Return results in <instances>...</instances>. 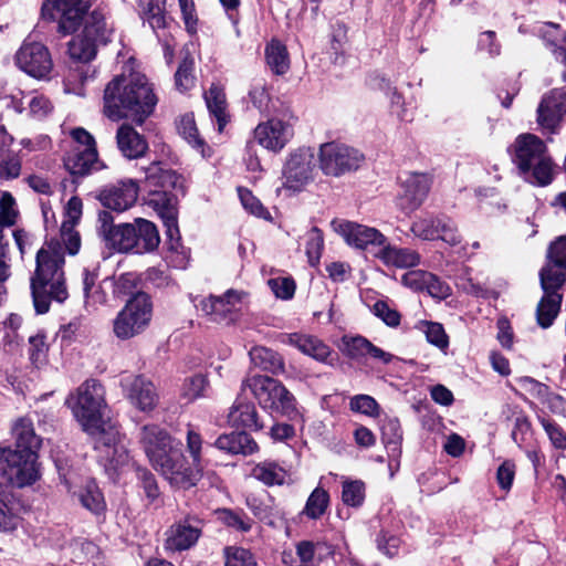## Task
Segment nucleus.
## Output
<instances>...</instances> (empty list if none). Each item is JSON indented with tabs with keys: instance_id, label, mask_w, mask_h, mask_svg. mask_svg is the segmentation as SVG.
<instances>
[{
	"instance_id": "1",
	"label": "nucleus",
	"mask_w": 566,
	"mask_h": 566,
	"mask_svg": "<svg viewBox=\"0 0 566 566\" xmlns=\"http://www.w3.org/2000/svg\"><path fill=\"white\" fill-rule=\"evenodd\" d=\"M66 403L83 431L94 439L98 461L109 479L115 480L128 465L129 454L117 423L107 417L104 389L96 380L84 381Z\"/></svg>"
},
{
	"instance_id": "2",
	"label": "nucleus",
	"mask_w": 566,
	"mask_h": 566,
	"mask_svg": "<svg viewBox=\"0 0 566 566\" xmlns=\"http://www.w3.org/2000/svg\"><path fill=\"white\" fill-rule=\"evenodd\" d=\"M157 104V96L147 77L138 72L114 77L104 91V113L113 119L130 118L142 124Z\"/></svg>"
},
{
	"instance_id": "3",
	"label": "nucleus",
	"mask_w": 566,
	"mask_h": 566,
	"mask_svg": "<svg viewBox=\"0 0 566 566\" xmlns=\"http://www.w3.org/2000/svg\"><path fill=\"white\" fill-rule=\"evenodd\" d=\"M513 149V161L522 177L532 185L545 187L553 181L554 164L544 142L533 134L516 137Z\"/></svg>"
},
{
	"instance_id": "4",
	"label": "nucleus",
	"mask_w": 566,
	"mask_h": 566,
	"mask_svg": "<svg viewBox=\"0 0 566 566\" xmlns=\"http://www.w3.org/2000/svg\"><path fill=\"white\" fill-rule=\"evenodd\" d=\"M143 448L156 471H158L170 485H185L190 481L177 471L180 465L174 464L176 446L171 437L156 424L144 426L140 433Z\"/></svg>"
},
{
	"instance_id": "5",
	"label": "nucleus",
	"mask_w": 566,
	"mask_h": 566,
	"mask_svg": "<svg viewBox=\"0 0 566 566\" xmlns=\"http://www.w3.org/2000/svg\"><path fill=\"white\" fill-rule=\"evenodd\" d=\"M61 240H51L36 253V265L31 276V285L34 286L38 297L41 298L44 284L52 281L53 290L59 303L67 297V289L64 279V251Z\"/></svg>"
},
{
	"instance_id": "6",
	"label": "nucleus",
	"mask_w": 566,
	"mask_h": 566,
	"mask_svg": "<svg viewBox=\"0 0 566 566\" xmlns=\"http://www.w3.org/2000/svg\"><path fill=\"white\" fill-rule=\"evenodd\" d=\"M249 388L261 408L274 415H290L295 410V398L277 379L254 375L242 381L241 390Z\"/></svg>"
},
{
	"instance_id": "7",
	"label": "nucleus",
	"mask_w": 566,
	"mask_h": 566,
	"mask_svg": "<svg viewBox=\"0 0 566 566\" xmlns=\"http://www.w3.org/2000/svg\"><path fill=\"white\" fill-rule=\"evenodd\" d=\"M153 317L150 296L144 292L134 294L117 313L113 321V332L122 340L142 334L149 326Z\"/></svg>"
},
{
	"instance_id": "8",
	"label": "nucleus",
	"mask_w": 566,
	"mask_h": 566,
	"mask_svg": "<svg viewBox=\"0 0 566 566\" xmlns=\"http://www.w3.org/2000/svg\"><path fill=\"white\" fill-rule=\"evenodd\" d=\"M315 153L310 147H301L290 153L282 169V187L277 192L295 195L313 181L315 170Z\"/></svg>"
},
{
	"instance_id": "9",
	"label": "nucleus",
	"mask_w": 566,
	"mask_h": 566,
	"mask_svg": "<svg viewBox=\"0 0 566 566\" xmlns=\"http://www.w3.org/2000/svg\"><path fill=\"white\" fill-rule=\"evenodd\" d=\"M38 454L0 449V481L23 488L39 479Z\"/></svg>"
},
{
	"instance_id": "10",
	"label": "nucleus",
	"mask_w": 566,
	"mask_h": 566,
	"mask_svg": "<svg viewBox=\"0 0 566 566\" xmlns=\"http://www.w3.org/2000/svg\"><path fill=\"white\" fill-rule=\"evenodd\" d=\"M318 167L326 176L340 177L357 170L364 161L363 154L345 144L328 142L319 146Z\"/></svg>"
},
{
	"instance_id": "11",
	"label": "nucleus",
	"mask_w": 566,
	"mask_h": 566,
	"mask_svg": "<svg viewBox=\"0 0 566 566\" xmlns=\"http://www.w3.org/2000/svg\"><path fill=\"white\" fill-rule=\"evenodd\" d=\"M88 8L87 0H46L41 13L43 19L57 22L59 32L69 34L78 28Z\"/></svg>"
},
{
	"instance_id": "12",
	"label": "nucleus",
	"mask_w": 566,
	"mask_h": 566,
	"mask_svg": "<svg viewBox=\"0 0 566 566\" xmlns=\"http://www.w3.org/2000/svg\"><path fill=\"white\" fill-rule=\"evenodd\" d=\"M245 294L237 290H228L223 295H209L195 304L210 321L219 324H232L237 321Z\"/></svg>"
},
{
	"instance_id": "13",
	"label": "nucleus",
	"mask_w": 566,
	"mask_h": 566,
	"mask_svg": "<svg viewBox=\"0 0 566 566\" xmlns=\"http://www.w3.org/2000/svg\"><path fill=\"white\" fill-rule=\"evenodd\" d=\"M294 122L295 118L287 114L271 117L254 128V139L263 148L279 153L293 137Z\"/></svg>"
},
{
	"instance_id": "14",
	"label": "nucleus",
	"mask_w": 566,
	"mask_h": 566,
	"mask_svg": "<svg viewBox=\"0 0 566 566\" xmlns=\"http://www.w3.org/2000/svg\"><path fill=\"white\" fill-rule=\"evenodd\" d=\"M53 104L41 93L30 92L0 96V119L4 113L22 114L28 111V115L35 119H43L53 112Z\"/></svg>"
},
{
	"instance_id": "15",
	"label": "nucleus",
	"mask_w": 566,
	"mask_h": 566,
	"mask_svg": "<svg viewBox=\"0 0 566 566\" xmlns=\"http://www.w3.org/2000/svg\"><path fill=\"white\" fill-rule=\"evenodd\" d=\"M98 234L105 245L119 253H133L135 241V228L132 223L114 224L113 216L107 211L98 213Z\"/></svg>"
},
{
	"instance_id": "16",
	"label": "nucleus",
	"mask_w": 566,
	"mask_h": 566,
	"mask_svg": "<svg viewBox=\"0 0 566 566\" xmlns=\"http://www.w3.org/2000/svg\"><path fill=\"white\" fill-rule=\"evenodd\" d=\"M203 522L188 515L168 527L165 532L164 547L167 552H182L196 545L202 534Z\"/></svg>"
},
{
	"instance_id": "17",
	"label": "nucleus",
	"mask_w": 566,
	"mask_h": 566,
	"mask_svg": "<svg viewBox=\"0 0 566 566\" xmlns=\"http://www.w3.org/2000/svg\"><path fill=\"white\" fill-rule=\"evenodd\" d=\"M202 439L201 436L192 429L187 431V451L190 455L191 463L188 462L186 457L176 447L175 462L174 464L180 465L177 471L186 475L187 481L185 485H172L176 489L188 490L197 484L202 476L203 461L201 455Z\"/></svg>"
},
{
	"instance_id": "18",
	"label": "nucleus",
	"mask_w": 566,
	"mask_h": 566,
	"mask_svg": "<svg viewBox=\"0 0 566 566\" xmlns=\"http://www.w3.org/2000/svg\"><path fill=\"white\" fill-rule=\"evenodd\" d=\"M331 226L348 245L357 249L365 250L369 247L381 249L387 242V238L376 228L347 220H333Z\"/></svg>"
},
{
	"instance_id": "19",
	"label": "nucleus",
	"mask_w": 566,
	"mask_h": 566,
	"mask_svg": "<svg viewBox=\"0 0 566 566\" xmlns=\"http://www.w3.org/2000/svg\"><path fill=\"white\" fill-rule=\"evenodd\" d=\"M566 115V86L545 93L536 109V122L548 133H556Z\"/></svg>"
},
{
	"instance_id": "20",
	"label": "nucleus",
	"mask_w": 566,
	"mask_h": 566,
	"mask_svg": "<svg viewBox=\"0 0 566 566\" xmlns=\"http://www.w3.org/2000/svg\"><path fill=\"white\" fill-rule=\"evenodd\" d=\"M15 62L23 72L35 78H44L53 67L48 48L39 42H24L15 54Z\"/></svg>"
},
{
	"instance_id": "21",
	"label": "nucleus",
	"mask_w": 566,
	"mask_h": 566,
	"mask_svg": "<svg viewBox=\"0 0 566 566\" xmlns=\"http://www.w3.org/2000/svg\"><path fill=\"white\" fill-rule=\"evenodd\" d=\"M279 342L295 347L302 354L310 356L318 363L334 366L336 355L322 339L304 333H284L279 336Z\"/></svg>"
},
{
	"instance_id": "22",
	"label": "nucleus",
	"mask_w": 566,
	"mask_h": 566,
	"mask_svg": "<svg viewBox=\"0 0 566 566\" xmlns=\"http://www.w3.org/2000/svg\"><path fill=\"white\" fill-rule=\"evenodd\" d=\"M83 214V202L77 196L69 199L64 207V220L60 229V240L70 255H75L81 248V235L75 229Z\"/></svg>"
},
{
	"instance_id": "23",
	"label": "nucleus",
	"mask_w": 566,
	"mask_h": 566,
	"mask_svg": "<svg viewBox=\"0 0 566 566\" xmlns=\"http://www.w3.org/2000/svg\"><path fill=\"white\" fill-rule=\"evenodd\" d=\"M120 384L130 403L140 411H150L156 407L159 397L150 380L143 376L127 375Z\"/></svg>"
},
{
	"instance_id": "24",
	"label": "nucleus",
	"mask_w": 566,
	"mask_h": 566,
	"mask_svg": "<svg viewBox=\"0 0 566 566\" xmlns=\"http://www.w3.org/2000/svg\"><path fill=\"white\" fill-rule=\"evenodd\" d=\"M541 285L566 282V235L557 238L547 251V263L539 272Z\"/></svg>"
},
{
	"instance_id": "25",
	"label": "nucleus",
	"mask_w": 566,
	"mask_h": 566,
	"mask_svg": "<svg viewBox=\"0 0 566 566\" xmlns=\"http://www.w3.org/2000/svg\"><path fill=\"white\" fill-rule=\"evenodd\" d=\"M138 197V186L133 179L122 180L103 189L98 199L111 210L122 212L134 206Z\"/></svg>"
},
{
	"instance_id": "26",
	"label": "nucleus",
	"mask_w": 566,
	"mask_h": 566,
	"mask_svg": "<svg viewBox=\"0 0 566 566\" xmlns=\"http://www.w3.org/2000/svg\"><path fill=\"white\" fill-rule=\"evenodd\" d=\"M430 178L424 174H410L402 182L400 207L407 211L418 209L430 190Z\"/></svg>"
},
{
	"instance_id": "27",
	"label": "nucleus",
	"mask_w": 566,
	"mask_h": 566,
	"mask_svg": "<svg viewBox=\"0 0 566 566\" xmlns=\"http://www.w3.org/2000/svg\"><path fill=\"white\" fill-rule=\"evenodd\" d=\"M64 166L72 175L84 176L103 168L96 147H72L64 158Z\"/></svg>"
},
{
	"instance_id": "28",
	"label": "nucleus",
	"mask_w": 566,
	"mask_h": 566,
	"mask_svg": "<svg viewBox=\"0 0 566 566\" xmlns=\"http://www.w3.org/2000/svg\"><path fill=\"white\" fill-rule=\"evenodd\" d=\"M376 256L384 265L396 269L416 268L421 262V255L417 250L392 245L388 242L379 249Z\"/></svg>"
},
{
	"instance_id": "29",
	"label": "nucleus",
	"mask_w": 566,
	"mask_h": 566,
	"mask_svg": "<svg viewBox=\"0 0 566 566\" xmlns=\"http://www.w3.org/2000/svg\"><path fill=\"white\" fill-rule=\"evenodd\" d=\"M97 275L95 273L85 270L83 273V292H84V308L88 313L96 312L101 306H104L108 302V294L106 286L111 285L112 282L104 280L101 283H96Z\"/></svg>"
},
{
	"instance_id": "30",
	"label": "nucleus",
	"mask_w": 566,
	"mask_h": 566,
	"mask_svg": "<svg viewBox=\"0 0 566 566\" xmlns=\"http://www.w3.org/2000/svg\"><path fill=\"white\" fill-rule=\"evenodd\" d=\"M564 284H551V286L541 285L544 295L539 301L536 308V318L539 326L543 328L549 327L554 319L556 318L562 303V294L558 293V290Z\"/></svg>"
},
{
	"instance_id": "31",
	"label": "nucleus",
	"mask_w": 566,
	"mask_h": 566,
	"mask_svg": "<svg viewBox=\"0 0 566 566\" xmlns=\"http://www.w3.org/2000/svg\"><path fill=\"white\" fill-rule=\"evenodd\" d=\"M228 422L235 428H244L250 430H261L262 424L259 422L258 411L254 403L244 401L240 396L232 405Z\"/></svg>"
},
{
	"instance_id": "32",
	"label": "nucleus",
	"mask_w": 566,
	"mask_h": 566,
	"mask_svg": "<svg viewBox=\"0 0 566 566\" xmlns=\"http://www.w3.org/2000/svg\"><path fill=\"white\" fill-rule=\"evenodd\" d=\"M135 228L134 254H145L155 251L159 243L160 238L156 226L143 218H136L133 222Z\"/></svg>"
},
{
	"instance_id": "33",
	"label": "nucleus",
	"mask_w": 566,
	"mask_h": 566,
	"mask_svg": "<svg viewBox=\"0 0 566 566\" xmlns=\"http://www.w3.org/2000/svg\"><path fill=\"white\" fill-rule=\"evenodd\" d=\"M117 146L120 153L127 158H138L143 156L147 148V142L132 126L122 125L116 134Z\"/></svg>"
},
{
	"instance_id": "34",
	"label": "nucleus",
	"mask_w": 566,
	"mask_h": 566,
	"mask_svg": "<svg viewBox=\"0 0 566 566\" xmlns=\"http://www.w3.org/2000/svg\"><path fill=\"white\" fill-rule=\"evenodd\" d=\"M250 475L266 486L283 485L290 478L287 470L272 460H264L253 465Z\"/></svg>"
},
{
	"instance_id": "35",
	"label": "nucleus",
	"mask_w": 566,
	"mask_h": 566,
	"mask_svg": "<svg viewBox=\"0 0 566 566\" xmlns=\"http://www.w3.org/2000/svg\"><path fill=\"white\" fill-rule=\"evenodd\" d=\"M216 447L231 454H252L258 451V443L243 431L222 434L216 440Z\"/></svg>"
},
{
	"instance_id": "36",
	"label": "nucleus",
	"mask_w": 566,
	"mask_h": 566,
	"mask_svg": "<svg viewBox=\"0 0 566 566\" xmlns=\"http://www.w3.org/2000/svg\"><path fill=\"white\" fill-rule=\"evenodd\" d=\"M12 431L15 438L17 447L14 451L33 453L38 452L41 446V439L35 434L33 422L30 419H18L12 428Z\"/></svg>"
},
{
	"instance_id": "37",
	"label": "nucleus",
	"mask_w": 566,
	"mask_h": 566,
	"mask_svg": "<svg viewBox=\"0 0 566 566\" xmlns=\"http://www.w3.org/2000/svg\"><path fill=\"white\" fill-rule=\"evenodd\" d=\"M265 62L275 75H284L291 67L290 55L285 44L277 39H272L265 46Z\"/></svg>"
},
{
	"instance_id": "38",
	"label": "nucleus",
	"mask_w": 566,
	"mask_h": 566,
	"mask_svg": "<svg viewBox=\"0 0 566 566\" xmlns=\"http://www.w3.org/2000/svg\"><path fill=\"white\" fill-rule=\"evenodd\" d=\"M178 134L202 157H209L211 154L210 148L206 145L205 140L200 137L193 114H185L180 116L177 122Z\"/></svg>"
},
{
	"instance_id": "39",
	"label": "nucleus",
	"mask_w": 566,
	"mask_h": 566,
	"mask_svg": "<svg viewBox=\"0 0 566 566\" xmlns=\"http://www.w3.org/2000/svg\"><path fill=\"white\" fill-rule=\"evenodd\" d=\"M83 31L105 44L111 40L114 28L107 22L104 10L97 8L86 17Z\"/></svg>"
},
{
	"instance_id": "40",
	"label": "nucleus",
	"mask_w": 566,
	"mask_h": 566,
	"mask_svg": "<svg viewBox=\"0 0 566 566\" xmlns=\"http://www.w3.org/2000/svg\"><path fill=\"white\" fill-rule=\"evenodd\" d=\"M98 44L97 40L82 30L69 42L67 52L72 60L86 63L95 57Z\"/></svg>"
},
{
	"instance_id": "41",
	"label": "nucleus",
	"mask_w": 566,
	"mask_h": 566,
	"mask_svg": "<svg viewBox=\"0 0 566 566\" xmlns=\"http://www.w3.org/2000/svg\"><path fill=\"white\" fill-rule=\"evenodd\" d=\"M205 99L210 114L218 123V130L221 133L229 118L224 91L218 85H211Z\"/></svg>"
},
{
	"instance_id": "42",
	"label": "nucleus",
	"mask_w": 566,
	"mask_h": 566,
	"mask_svg": "<svg viewBox=\"0 0 566 566\" xmlns=\"http://www.w3.org/2000/svg\"><path fill=\"white\" fill-rule=\"evenodd\" d=\"M249 355L251 361L263 370L272 374H281L284 371V360L282 356L270 348L255 346L249 352Z\"/></svg>"
},
{
	"instance_id": "43",
	"label": "nucleus",
	"mask_w": 566,
	"mask_h": 566,
	"mask_svg": "<svg viewBox=\"0 0 566 566\" xmlns=\"http://www.w3.org/2000/svg\"><path fill=\"white\" fill-rule=\"evenodd\" d=\"M178 179L179 177L176 172L164 169L159 164L150 165L145 171V180L149 187L155 188L154 191H156L157 188L164 191L175 188Z\"/></svg>"
},
{
	"instance_id": "44",
	"label": "nucleus",
	"mask_w": 566,
	"mask_h": 566,
	"mask_svg": "<svg viewBox=\"0 0 566 566\" xmlns=\"http://www.w3.org/2000/svg\"><path fill=\"white\" fill-rule=\"evenodd\" d=\"M328 505L329 495L327 491L316 488L310 494L302 513L311 520H317L325 514Z\"/></svg>"
},
{
	"instance_id": "45",
	"label": "nucleus",
	"mask_w": 566,
	"mask_h": 566,
	"mask_svg": "<svg viewBox=\"0 0 566 566\" xmlns=\"http://www.w3.org/2000/svg\"><path fill=\"white\" fill-rule=\"evenodd\" d=\"M370 342L363 336H343L339 345L340 352L354 360L367 357Z\"/></svg>"
},
{
	"instance_id": "46",
	"label": "nucleus",
	"mask_w": 566,
	"mask_h": 566,
	"mask_svg": "<svg viewBox=\"0 0 566 566\" xmlns=\"http://www.w3.org/2000/svg\"><path fill=\"white\" fill-rule=\"evenodd\" d=\"M78 499L85 509L95 514H99L105 510L103 494L94 481H90L83 486Z\"/></svg>"
},
{
	"instance_id": "47",
	"label": "nucleus",
	"mask_w": 566,
	"mask_h": 566,
	"mask_svg": "<svg viewBox=\"0 0 566 566\" xmlns=\"http://www.w3.org/2000/svg\"><path fill=\"white\" fill-rule=\"evenodd\" d=\"M139 13L153 30L165 28L164 7L158 0H142L139 2Z\"/></svg>"
},
{
	"instance_id": "48",
	"label": "nucleus",
	"mask_w": 566,
	"mask_h": 566,
	"mask_svg": "<svg viewBox=\"0 0 566 566\" xmlns=\"http://www.w3.org/2000/svg\"><path fill=\"white\" fill-rule=\"evenodd\" d=\"M440 218L441 216H428L418 218L412 221L410 231L418 239L424 241H433L434 237L438 235Z\"/></svg>"
},
{
	"instance_id": "49",
	"label": "nucleus",
	"mask_w": 566,
	"mask_h": 566,
	"mask_svg": "<svg viewBox=\"0 0 566 566\" xmlns=\"http://www.w3.org/2000/svg\"><path fill=\"white\" fill-rule=\"evenodd\" d=\"M344 504L358 507L365 500V483L360 480H345L342 485Z\"/></svg>"
},
{
	"instance_id": "50",
	"label": "nucleus",
	"mask_w": 566,
	"mask_h": 566,
	"mask_svg": "<svg viewBox=\"0 0 566 566\" xmlns=\"http://www.w3.org/2000/svg\"><path fill=\"white\" fill-rule=\"evenodd\" d=\"M418 328L426 335L427 340L440 349H446L449 346V338L440 323L421 321L418 323Z\"/></svg>"
},
{
	"instance_id": "51",
	"label": "nucleus",
	"mask_w": 566,
	"mask_h": 566,
	"mask_svg": "<svg viewBox=\"0 0 566 566\" xmlns=\"http://www.w3.org/2000/svg\"><path fill=\"white\" fill-rule=\"evenodd\" d=\"M224 566H256L254 555L240 546H227L223 549Z\"/></svg>"
},
{
	"instance_id": "52",
	"label": "nucleus",
	"mask_w": 566,
	"mask_h": 566,
	"mask_svg": "<svg viewBox=\"0 0 566 566\" xmlns=\"http://www.w3.org/2000/svg\"><path fill=\"white\" fill-rule=\"evenodd\" d=\"M434 240H441L450 247H458L462 242V235L459 232L458 224L449 217L441 216L438 235Z\"/></svg>"
},
{
	"instance_id": "53",
	"label": "nucleus",
	"mask_w": 566,
	"mask_h": 566,
	"mask_svg": "<svg viewBox=\"0 0 566 566\" xmlns=\"http://www.w3.org/2000/svg\"><path fill=\"white\" fill-rule=\"evenodd\" d=\"M20 525V517L8 505L3 497V482L0 481V533H12Z\"/></svg>"
},
{
	"instance_id": "54",
	"label": "nucleus",
	"mask_w": 566,
	"mask_h": 566,
	"mask_svg": "<svg viewBox=\"0 0 566 566\" xmlns=\"http://www.w3.org/2000/svg\"><path fill=\"white\" fill-rule=\"evenodd\" d=\"M218 520L240 532H249L252 527V521L243 513H238L229 509L218 510L216 512Z\"/></svg>"
},
{
	"instance_id": "55",
	"label": "nucleus",
	"mask_w": 566,
	"mask_h": 566,
	"mask_svg": "<svg viewBox=\"0 0 566 566\" xmlns=\"http://www.w3.org/2000/svg\"><path fill=\"white\" fill-rule=\"evenodd\" d=\"M48 350L44 334L38 333L29 337V356L34 366L41 367L46 364Z\"/></svg>"
},
{
	"instance_id": "56",
	"label": "nucleus",
	"mask_w": 566,
	"mask_h": 566,
	"mask_svg": "<svg viewBox=\"0 0 566 566\" xmlns=\"http://www.w3.org/2000/svg\"><path fill=\"white\" fill-rule=\"evenodd\" d=\"M349 408L354 412L376 418L380 415V406L369 395H356L349 400Z\"/></svg>"
},
{
	"instance_id": "57",
	"label": "nucleus",
	"mask_w": 566,
	"mask_h": 566,
	"mask_svg": "<svg viewBox=\"0 0 566 566\" xmlns=\"http://www.w3.org/2000/svg\"><path fill=\"white\" fill-rule=\"evenodd\" d=\"M164 226L166 228V235L170 241V248L177 249L180 240V233L177 222V211L174 207H166L160 211Z\"/></svg>"
},
{
	"instance_id": "58",
	"label": "nucleus",
	"mask_w": 566,
	"mask_h": 566,
	"mask_svg": "<svg viewBox=\"0 0 566 566\" xmlns=\"http://www.w3.org/2000/svg\"><path fill=\"white\" fill-rule=\"evenodd\" d=\"M323 548L325 554H334L333 546L325 542L313 543L310 541L300 542L296 545V554L301 562L305 565H310L315 559L316 549Z\"/></svg>"
},
{
	"instance_id": "59",
	"label": "nucleus",
	"mask_w": 566,
	"mask_h": 566,
	"mask_svg": "<svg viewBox=\"0 0 566 566\" xmlns=\"http://www.w3.org/2000/svg\"><path fill=\"white\" fill-rule=\"evenodd\" d=\"M208 380L203 375H195L187 378L182 385L181 395L188 401H193L203 396Z\"/></svg>"
},
{
	"instance_id": "60",
	"label": "nucleus",
	"mask_w": 566,
	"mask_h": 566,
	"mask_svg": "<svg viewBox=\"0 0 566 566\" xmlns=\"http://www.w3.org/2000/svg\"><path fill=\"white\" fill-rule=\"evenodd\" d=\"M371 312L389 327H397L400 324L401 316L399 312L391 307L386 301H377L371 306Z\"/></svg>"
},
{
	"instance_id": "61",
	"label": "nucleus",
	"mask_w": 566,
	"mask_h": 566,
	"mask_svg": "<svg viewBox=\"0 0 566 566\" xmlns=\"http://www.w3.org/2000/svg\"><path fill=\"white\" fill-rule=\"evenodd\" d=\"M324 247L323 233L319 229L313 228L307 235L306 255L312 265L318 263Z\"/></svg>"
},
{
	"instance_id": "62",
	"label": "nucleus",
	"mask_w": 566,
	"mask_h": 566,
	"mask_svg": "<svg viewBox=\"0 0 566 566\" xmlns=\"http://www.w3.org/2000/svg\"><path fill=\"white\" fill-rule=\"evenodd\" d=\"M18 214L15 199L10 192L4 191L0 197V222L11 227L15 223Z\"/></svg>"
},
{
	"instance_id": "63",
	"label": "nucleus",
	"mask_w": 566,
	"mask_h": 566,
	"mask_svg": "<svg viewBox=\"0 0 566 566\" xmlns=\"http://www.w3.org/2000/svg\"><path fill=\"white\" fill-rule=\"evenodd\" d=\"M249 99L252 105L263 112L268 108L270 102V94L266 83L264 81H255L249 91Z\"/></svg>"
},
{
	"instance_id": "64",
	"label": "nucleus",
	"mask_w": 566,
	"mask_h": 566,
	"mask_svg": "<svg viewBox=\"0 0 566 566\" xmlns=\"http://www.w3.org/2000/svg\"><path fill=\"white\" fill-rule=\"evenodd\" d=\"M539 422L556 449H566V433L556 422L547 418H541Z\"/></svg>"
}]
</instances>
